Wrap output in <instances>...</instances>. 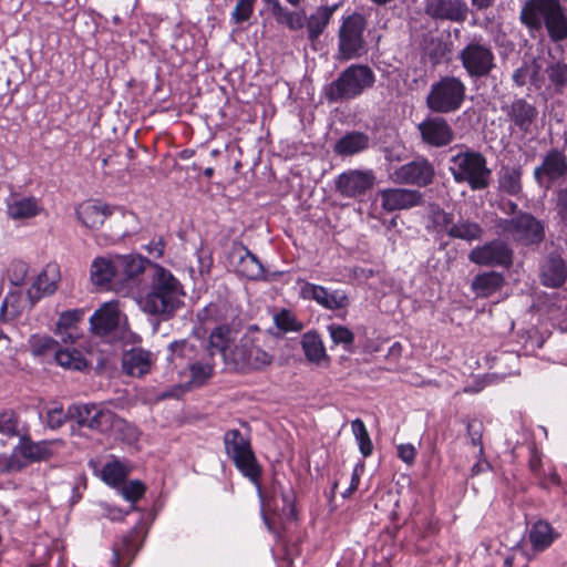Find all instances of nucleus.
I'll use <instances>...</instances> for the list:
<instances>
[{"instance_id": "aec40b11", "label": "nucleus", "mask_w": 567, "mask_h": 567, "mask_svg": "<svg viewBox=\"0 0 567 567\" xmlns=\"http://www.w3.org/2000/svg\"><path fill=\"white\" fill-rule=\"evenodd\" d=\"M567 175V157L558 150H550L540 166L534 169V177L539 185L547 188L559 178Z\"/></svg>"}, {"instance_id": "20e7f679", "label": "nucleus", "mask_w": 567, "mask_h": 567, "mask_svg": "<svg viewBox=\"0 0 567 567\" xmlns=\"http://www.w3.org/2000/svg\"><path fill=\"white\" fill-rule=\"evenodd\" d=\"M240 309L229 300L210 302L197 313L203 323H216L217 326L209 334L210 353L215 350H223L234 341V327L238 324Z\"/></svg>"}, {"instance_id": "a18cd8bd", "label": "nucleus", "mask_w": 567, "mask_h": 567, "mask_svg": "<svg viewBox=\"0 0 567 567\" xmlns=\"http://www.w3.org/2000/svg\"><path fill=\"white\" fill-rule=\"evenodd\" d=\"M274 18L280 24H285L290 30H300L306 25V16L303 11H289L285 7L281 12H277Z\"/></svg>"}, {"instance_id": "338daca9", "label": "nucleus", "mask_w": 567, "mask_h": 567, "mask_svg": "<svg viewBox=\"0 0 567 567\" xmlns=\"http://www.w3.org/2000/svg\"><path fill=\"white\" fill-rule=\"evenodd\" d=\"M480 460L472 466V475H477L488 467V463L480 456Z\"/></svg>"}, {"instance_id": "052dcab7", "label": "nucleus", "mask_w": 567, "mask_h": 567, "mask_svg": "<svg viewBox=\"0 0 567 567\" xmlns=\"http://www.w3.org/2000/svg\"><path fill=\"white\" fill-rule=\"evenodd\" d=\"M164 241L162 238H157V239H153L146 247L145 249L147 250V252L150 254L151 257L153 258H161L163 256V252H164Z\"/></svg>"}, {"instance_id": "7ed1b4c3", "label": "nucleus", "mask_w": 567, "mask_h": 567, "mask_svg": "<svg viewBox=\"0 0 567 567\" xmlns=\"http://www.w3.org/2000/svg\"><path fill=\"white\" fill-rule=\"evenodd\" d=\"M215 353L223 357L226 365L240 372L262 370L270 365L274 359L254 333L244 334L233 347L230 342L223 350H215Z\"/></svg>"}, {"instance_id": "c03bdc74", "label": "nucleus", "mask_w": 567, "mask_h": 567, "mask_svg": "<svg viewBox=\"0 0 567 567\" xmlns=\"http://www.w3.org/2000/svg\"><path fill=\"white\" fill-rule=\"evenodd\" d=\"M352 433L358 442L361 454L367 457L372 453L373 445L368 433V430L361 419H355L351 422Z\"/></svg>"}, {"instance_id": "1a4fd4ad", "label": "nucleus", "mask_w": 567, "mask_h": 567, "mask_svg": "<svg viewBox=\"0 0 567 567\" xmlns=\"http://www.w3.org/2000/svg\"><path fill=\"white\" fill-rule=\"evenodd\" d=\"M224 445L226 454L233 460L238 471L251 482L257 483L260 467L251 449L249 437L239 430L233 429L225 433Z\"/></svg>"}, {"instance_id": "f8f14e48", "label": "nucleus", "mask_w": 567, "mask_h": 567, "mask_svg": "<svg viewBox=\"0 0 567 567\" xmlns=\"http://www.w3.org/2000/svg\"><path fill=\"white\" fill-rule=\"evenodd\" d=\"M70 419L75 420L81 426L91 430L106 432L120 421L110 410L97 404H73L69 406Z\"/></svg>"}, {"instance_id": "423d86ee", "label": "nucleus", "mask_w": 567, "mask_h": 567, "mask_svg": "<svg viewBox=\"0 0 567 567\" xmlns=\"http://www.w3.org/2000/svg\"><path fill=\"white\" fill-rule=\"evenodd\" d=\"M375 76L370 66L351 64L326 87V97L329 102H342L360 96L370 89Z\"/></svg>"}, {"instance_id": "680f3d73", "label": "nucleus", "mask_w": 567, "mask_h": 567, "mask_svg": "<svg viewBox=\"0 0 567 567\" xmlns=\"http://www.w3.org/2000/svg\"><path fill=\"white\" fill-rule=\"evenodd\" d=\"M529 75L528 66H522L515 70L513 73V81L517 86H523L526 84L527 78Z\"/></svg>"}, {"instance_id": "7c9ffc66", "label": "nucleus", "mask_w": 567, "mask_h": 567, "mask_svg": "<svg viewBox=\"0 0 567 567\" xmlns=\"http://www.w3.org/2000/svg\"><path fill=\"white\" fill-rule=\"evenodd\" d=\"M60 278L61 275L59 266L56 264H48L37 277L29 295L39 299L42 296H50L54 293L58 289Z\"/></svg>"}, {"instance_id": "dca6fc26", "label": "nucleus", "mask_w": 567, "mask_h": 567, "mask_svg": "<svg viewBox=\"0 0 567 567\" xmlns=\"http://www.w3.org/2000/svg\"><path fill=\"white\" fill-rule=\"evenodd\" d=\"M228 261L236 272L250 280L265 278V268L259 259L241 243H235L229 252Z\"/></svg>"}, {"instance_id": "bf43d9fd", "label": "nucleus", "mask_w": 567, "mask_h": 567, "mask_svg": "<svg viewBox=\"0 0 567 567\" xmlns=\"http://www.w3.org/2000/svg\"><path fill=\"white\" fill-rule=\"evenodd\" d=\"M529 561V558L525 556L524 551L520 549H517L513 553L511 557H507L505 559V565L507 567H514V565L517 563L518 567H526Z\"/></svg>"}, {"instance_id": "4be33fe9", "label": "nucleus", "mask_w": 567, "mask_h": 567, "mask_svg": "<svg viewBox=\"0 0 567 567\" xmlns=\"http://www.w3.org/2000/svg\"><path fill=\"white\" fill-rule=\"evenodd\" d=\"M375 182L372 171L351 169L339 175L337 190L346 197H357L369 190Z\"/></svg>"}, {"instance_id": "473e14b6", "label": "nucleus", "mask_w": 567, "mask_h": 567, "mask_svg": "<svg viewBox=\"0 0 567 567\" xmlns=\"http://www.w3.org/2000/svg\"><path fill=\"white\" fill-rule=\"evenodd\" d=\"M151 365V353L142 349L132 350L123 358V369L132 377H142L148 373Z\"/></svg>"}, {"instance_id": "a878e982", "label": "nucleus", "mask_w": 567, "mask_h": 567, "mask_svg": "<svg viewBox=\"0 0 567 567\" xmlns=\"http://www.w3.org/2000/svg\"><path fill=\"white\" fill-rule=\"evenodd\" d=\"M425 11L434 19L462 22L467 17V4L464 0H427Z\"/></svg>"}, {"instance_id": "c756f323", "label": "nucleus", "mask_w": 567, "mask_h": 567, "mask_svg": "<svg viewBox=\"0 0 567 567\" xmlns=\"http://www.w3.org/2000/svg\"><path fill=\"white\" fill-rule=\"evenodd\" d=\"M116 275L123 276L126 279H135L143 275L146 276L147 270L154 266L148 259L140 255H123L117 256L115 259Z\"/></svg>"}, {"instance_id": "9b49d317", "label": "nucleus", "mask_w": 567, "mask_h": 567, "mask_svg": "<svg viewBox=\"0 0 567 567\" xmlns=\"http://www.w3.org/2000/svg\"><path fill=\"white\" fill-rule=\"evenodd\" d=\"M458 59L471 79L486 78L496 66L492 48L482 40L470 41L460 51Z\"/></svg>"}, {"instance_id": "de8ad7c7", "label": "nucleus", "mask_w": 567, "mask_h": 567, "mask_svg": "<svg viewBox=\"0 0 567 567\" xmlns=\"http://www.w3.org/2000/svg\"><path fill=\"white\" fill-rule=\"evenodd\" d=\"M30 347L35 355H43L52 351L55 352L58 342L49 336L33 334L30 338Z\"/></svg>"}, {"instance_id": "72a5a7b5", "label": "nucleus", "mask_w": 567, "mask_h": 567, "mask_svg": "<svg viewBox=\"0 0 567 567\" xmlns=\"http://www.w3.org/2000/svg\"><path fill=\"white\" fill-rule=\"evenodd\" d=\"M557 536L551 525L545 520L536 522L528 532V539L535 551L547 549Z\"/></svg>"}, {"instance_id": "58836bf2", "label": "nucleus", "mask_w": 567, "mask_h": 567, "mask_svg": "<svg viewBox=\"0 0 567 567\" xmlns=\"http://www.w3.org/2000/svg\"><path fill=\"white\" fill-rule=\"evenodd\" d=\"M116 275L115 261L97 257L91 265V280L95 286L104 287Z\"/></svg>"}, {"instance_id": "3c124183", "label": "nucleus", "mask_w": 567, "mask_h": 567, "mask_svg": "<svg viewBox=\"0 0 567 567\" xmlns=\"http://www.w3.org/2000/svg\"><path fill=\"white\" fill-rule=\"evenodd\" d=\"M145 485L137 480L130 481L127 483H124L121 487V494L122 496L132 503L137 502L140 498L143 497L145 494Z\"/></svg>"}, {"instance_id": "49530a36", "label": "nucleus", "mask_w": 567, "mask_h": 567, "mask_svg": "<svg viewBox=\"0 0 567 567\" xmlns=\"http://www.w3.org/2000/svg\"><path fill=\"white\" fill-rule=\"evenodd\" d=\"M327 330L334 344H342L348 349L354 341V333L344 326L329 324Z\"/></svg>"}, {"instance_id": "6ab92c4d", "label": "nucleus", "mask_w": 567, "mask_h": 567, "mask_svg": "<svg viewBox=\"0 0 567 567\" xmlns=\"http://www.w3.org/2000/svg\"><path fill=\"white\" fill-rule=\"evenodd\" d=\"M303 299L315 300L318 305L328 310L344 309L349 305L346 291L341 289L329 290L323 286L311 282H303L300 290Z\"/></svg>"}, {"instance_id": "864d4df0", "label": "nucleus", "mask_w": 567, "mask_h": 567, "mask_svg": "<svg viewBox=\"0 0 567 567\" xmlns=\"http://www.w3.org/2000/svg\"><path fill=\"white\" fill-rule=\"evenodd\" d=\"M69 416V411L64 412L61 405H54L47 411V424L55 430L61 427Z\"/></svg>"}, {"instance_id": "69168bd1", "label": "nucleus", "mask_w": 567, "mask_h": 567, "mask_svg": "<svg viewBox=\"0 0 567 567\" xmlns=\"http://www.w3.org/2000/svg\"><path fill=\"white\" fill-rule=\"evenodd\" d=\"M281 498L284 503L282 512L293 515L292 496L289 493H281Z\"/></svg>"}, {"instance_id": "e2e57ef3", "label": "nucleus", "mask_w": 567, "mask_h": 567, "mask_svg": "<svg viewBox=\"0 0 567 567\" xmlns=\"http://www.w3.org/2000/svg\"><path fill=\"white\" fill-rule=\"evenodd\" d=\"M558 208L561 218L567 223V188L558 193Z\"/></svg>"}, {"instance_id": "2eb2a0df", "label": "nucleus", "mask_w": 567, "mask_h": 567, "mask_svg": "<svg viewBox=\"0 0 567 567\" xmlns=\"http://www.w3.org/2000/svg\"><path fill=\"white\" fill-rule=\"evenodd\" d=\"M216 353H210L209 344L205 350V354H200L197 357L187 368L186 372H189V380L185 385L179 384L175 386L169 392H164L161 394L162 399L179 396L186 388L190 386H200L203 385L212 375L214 371L213 357Z\"/></svg>"}, {"instance_id": "4d7b16f0", "label": "nucleus", "mask_w": 567, "mask_h": 567, "mask_svg": "<svg viewBox=\"0 0 567 567\" xmlns=\"http://www.w3.org/2000/svg\"><path fill=\"white\" fill-rule=\"evenodd\" d=\"M433 224L447 234V229L454 225L453 215L443 209L436 208L432 213Z\"/></svg>"}, {"instance_id": "ea45409f", "label": "nucleus", "mask_w": 567, "mask_h": 567, "mask_svg": "<svg viewBox=\"0 0 567 567\" xmlns=\"http://www.w3.org/2000/svg\"><path fill=\"white\" fill-rule=\"evenodd\" d=\"M128 474L130 468L124 462L112 458L103 465L100 477L107 485L117 486L125 481Z\"/></svg>"}, {"instance_id": "bb28decb", "label": "nucleus", "mask_w": 567, "mask_h": 567, "mask_svg": "<svg viewBox=\"0 0 567 567\" xmlns=\"http://www.w3.org/2000/svg\"><path fill=\"white\" fill-rule=\"evenodd\" d=\"M542 282L546 287L558 288L567 280V267L560 255L550 254L540 268Z\"/></svg>"}, {"instance_id": "39448f33", "label": "nucleus", "mask_w": 567, "mask_h": 567, "mask_svg": "<svg viewBox=\"0 0 567 567\" xmlns=\"http://www.w3.org/2000/svg\"><path fill=\"white\" fill-rule=\"evenodd\" d=\"M449 171L457 184L466 183L472 190L486 189L492 179V169L486 157L477 151L466 148L450 158Z\"/></svg>"}, {"instance_id": "a211bd4d", "label": "nucleus", "mask_w": 567, "mask_h": 567, "mask_svg": "<svg viewBox=\"0 0 567 567\" xmlns=\"http://www.w3.org/2000/svg\"><path fill=\"white\" fill-rule=\"evenodd\" d=\"M422 142L432 147H443L454 140V131L442 116H427L417 125Z\"/></svg>"}, {"instance_id": "c9c22d12", "label": "nucleus", "mask_w": 567, "mask_h": 567, "mask_svg": "<svg viewBox=\"0 0 567 567\" xmlns=\"http://www.w3.org/2000/svg\"><path fill=\"white\" fill-rule=\"evenodd\" d=\"M369 145V136L361 132H352L341 137L334 146L336 152L349 156L364 151Z\"/></svg>"}, {"instance_id": "13d9d810", "label": "nucleus", "mask_w": 567, "mask_h": 567, "mask_svg": "<svg viewBox=\"0 0 567 567\" xmlns=\"http://www.w3.org/2000/svg\"><path fill=\"white\" fill-rule=\"evenodd\" d=\"M416 451L412 444H401L398 446V456L405 463L412 464L415 460Z\"/></svg>"}, {"instance_id": "774afa93", "label": "nucleus", "mask_w": 567, "mask_h": 567, "mask_svg": "<svg viewBox=\"0 0 567 567\" xmlns=\"http://www.w3.org/2000/svg\"><path fill=\"white\" fill-rule=\"evenodd\" d=\"M106 516L111 519V520H122L125 516V513H123L121 509L118 508H109L107 509V514Z\"/></svg>"}, {"instance_id": "ddd939ff", "label": "nucleus", "mask_w": 567, "mask_h": 567, "mask_svg": "<svg viewBox=\"0 0 567 567\" xmlns=\"http://www.w3.org/2000/svg\"><path fill=\"white\" fill-rule=\"evenodd\" d=\"M501 110L509 123V128L523 134L530 133L538 118L537 107L525 97H515L508 103H503Z\"/></svg>"}, {"instance_id": "c85d7f7f", "label": "nucleus", "mask_w": 567, "mask_h": 567, "mask_svg": "<svg viewBox=\"0 0 567 567\" xmlns=\"http://www.w3.org/2000/svg\"><path fill=\"white\" fill-rule=\"evenodd\" d=\"M112 214L110 207L97 200H86L76 208L79 220L87 228H99Z\"/></svg>"}, {"instance_id": "4468645a", "label": "nucleus", "mask_w": 567, "mask_h": 567, "mask_svg": "<svg viewBox=\"0 0 567 567\" xmlns=\"http://www.w3.org/2000/svg\"><path fill=\"white\" fill-rule=\"evenodd\" d=\"M92 331L101 337L121 334L126 327V316L116 301L105 302L90 318Z\"/></svg>"}, {"instance_id": "09e8293b", "label": "nucleus", "mask_w": 567, "mask_h": 567, "mask_svg": "<svg viewBox=\"0 0 567 567\" xmlns=\"http://www.w3.org/2000/svg\"><path fill=\"white\" fill-rule=\"evenodd\" d=\"M0 434L9 437L20 434L19 419L13 411L8 410L0 413Z\"/></svg>"}, {"instance_id": "f3484780", "label": "nucleus", "mask_w": 567, "mask_h": 567, "mask_svg": "<svg viewBox=\"0 0 567 567\" xmlns=\"http://www.w3.org/2000/svg\"><path fill=\"white\" fill-rule=\"evenodd\" d=\"M468 259L482 266H509L513 259V251L508 245L499 239L492 240L474 248Z\"/></svg>"}, {"instance_id": "0eeeda50", "label": "nucleus", "mask_w": 567, "mask_h": 567, "mask_svg": "<svg viewBox=\"0 0 567 567\" xmlns=\"http://www.w3.org/2000/svg\"><path fill=\"white\" fill-rule=\"evenodd\" d=\"M465 97V83L455 75H444L431 85L425 103L433 113L450 114L462 107Z\"/></svg>"}, {"instance_id": "393cba45", "label": "nucleus", "mask_w": 567, "mask_h": 567, "mask_svg": "<svg viewBox=\"0 0 567 567\" xmlns=\"http://www.w3.org/2000/svg\"><path fill=\"white\" fill-rule=\"evenodd\" d=\"M43 212L41 200L34 196L12 195L7 199V215L16 221L34 218Z\"/></svg>"}, {"instance_id": "2f4dec72", "label": "nucleus", "mask_w": 567, "mask_h": 567, "mask_svg": "<svg viewBox=\"0 0 567 567\" xmlns=\"http://www.w3.org/2000/svg\"><path fill=\"white\" fill-rule=\"evenodd\" d=\"M336 9L337 6H320L306 20L308 39L310 41L317 40L322 34L329 24Z\"/></svg>"}, {"instance_id": "79ce46f5", "label": "nucleus", "mask_w": 567, "mask_h": 567, "mask_svg": "<svg viewBox=\"0 0 567 567\" xmlns=\"http://www.w3.org/2000/svg\"><path fill=\"white\" fill-rule=\"evenodd\" d=\"M522 168L520 167H502L498 173V183L501 190L509 194L517 195L522 190Z\"/></svg>"}, {"instance_id": "6e6d98bb", "label": "nucleus", "mask_w": 567, "mask_h": 567, "mask_svg": "<svg viewBox=\"0 0 567 567\" xmlns=\"http://www.w3.org/2000/svg\"><path fill=\"white\" fill-rule=\"evenodd\" d=\"M548 78L550 82L557 86H564L567 83V64L557 62L551 64L548 70Z\"/></svg>"}, {"instance_id": "a19ab883", "label": "nucleus", "mask_w": 567, "mask_h": 567, "mask_svg": "<svg viewBox=\"0 0 567 567\" xmlns=\"http://www.w3.org/2000/svg\"><path fill=\"white\" fill-rule=\"evenodd\" d=\"M447 235L451 238L472 241L480 239L483 236V229L477 223L467 219H460L447 229Z\"/></svg>"}, {"instance_id": "37998d69", "label": "nucleus", "mask_w": 567, "mask_h": 567, "mask_svg": "<svg viewBox=\"0 0 567 567\" xmlns=\"http://www.w3.org/2000/svg\"><path fill=\"white\" fill-rule=\"evenodd\" d=\"M55 360L59 365L78 371L83 370L87 364L81 351L70 348L56 350Z\"/></svg>"}, {"instance_id": "f704fd0d", "label": "nucleus", "mask_w": 567, "mask_h": 567, "mask_svg": "<svg viewBox=\"0 0 567 567\" xmlns=\"http://www.w3.org/2000/svg\"><path fill=\"white\" fill-rule=\"evenodd\" d=\"M301 346L308 361L321 364L329 361L323 341L317 332L309 331L302 336Z\"/></svg>"}, {"instance_id": "5701e85b", "label": "nucleus", "mask_w": 567, "mask_h": 567, "mask_svg": "<svg viewBox=\"0 0 567 567\" xmlns=\"http://www.w3.org/2000/svg\"><path fill=\"white\" fill-rule=\"evenodd\" d=\"M433 166L425 159L413 161L396 168L392 178L396 183L426 186L432 183Z\"/></svg>"}, {"instance_id": "8fccbe9b", "label": "nucleus", "mask_w": 567, "mask_h": 567, "mask_svg": "<svg viewBox=\"0 0 567 567\" xmlns=\"http://www.w3.org/2000/svg\"><path fill=\"white\" fill-rule=\"evenodd\" d=\"M256 1L257 0H237L231 12V20L237 24L248 21L254 13Z\"/></svg>"}, {"instance_id": "9d476101", "label": "nucleus", "mask_w": 567, "mask_h": 567, "mask_svg": "<svg viewBox=\"0 0 567 567\" xmlns=\"http://www.w3.org/2000/svg\"><path fill=\"white\" fill-rule=\"evenodd\" d=\"M365 28L367 21L359 13L343 18L338 34L341 59L352 60L367 53Z\"/></svg>"}, {"instance_id": "412c9836", "label": "nucleus", "mask_w": 567, "mask_h": 567, "mask_svg": "<svg viewBox=\"0 0 567 567\" xmlns=\"http://www.w3.org/2000/svg\"><path fill=\"white\" fill-rule=\"evenodd\" d=\"M203 342L189 340L174 341L168 346L167 360L179 375L186 374V368L200 354H205Z\"/></svg>"}, {"instance_id": "f257e3e1", "label": "nucleus", "mask_w": 567, "mask_h": 567, "mask_svg": "<svg viewBox=\"0 0 567 567\" xmlns=\"http://www.w3.org/2000/svg\"><path fill=\"white\" fill-rule=\"evenodd\" d=\"M130 295L144 313L168 319L182 306L184 289L168 269L154 265Z\"/></svg>"}, {"instance_id": "0e129e2a", "label": "nucleus", "mask_w": 567, "mask_h": 567, "mask_svg": "<svg viewBox=\"0 0 567 567\" xmlns=\"http://www.w3.org/2000/svg\"><path fill=\"white\" fill-rule=\"evenodd\" d=\"M447 52H449V50L446 48V44L439 41L435 44V49L430 51V56L434 60V62H439L440 60L445 58Z\"/></svg>"}, {"instance_id": "f03ea898", "label": "nucleus", "mask_w": 567, "mask_h": 567, "mask_svg": "<svg viewBox=\"0 0 567 567\" xmlns=\"http://www.w3.org/2000/svg\"><path fill=\"white\" fill-rule=\"evenodd\" d=\"M519 21L532 35L545 29L551 42L567 40V8L560 0H526Z\"/></svg>"}, {"instance_id": "b1692460", "label": "nucleus", "mask_w": 567, "mask_h": 567, "mask_svg": "<svg viewBox=\"0 0 567 567\" xmlns=\"http://www.w3.org/2000/svg\"><path fill=\"white\" fill-rule=\"evenodd\" d=\"M381 206L386 212L402 210L421 204L422 195L419 190L406 188H388L379 192Z\"/></svg>"}, {"instance_id": "5fc2aeb1", "label": "nucleus", "mask_w": 567, "mask_h": 567, "mask_svg": "<svg viewBox=\"0 0 567 567\" xmlns=\"http://www.w3.org/2000/svg\"><path fill=\"white\" fill-rule=\"evenodd\" d=\"M467 434L471 439V443L478 447V455L483 456L484 447L482 443L483 436V424L477 420H472L467 423Z\"/></svg>"}, {"instance_id": "cd10ccee", "label": "nucleus", "mask_w": 567, "mask_h": 567, "mask_svg": "<svg viewBox=\"0 0 567 567\" xmlns=\"http://www.w3.org/2000/svg\"><path fill=\"white\" fill-rule=\"evenodd\" d=\"M83 309H71L63 311L56 322L55 333L63 342L74 343L82 336L79 323L83 320Z\"/></svg>"}, {"instance_id": "4c0bfd02", "label": "nucleus", "mask_w": 567, "mask_h": 567, "mask_svg": "<svg viewBox=\"0 0 567 567\" xmlns=\"http://www.w3.org/2000/svg\"><path fill=\"white\" fill-rule=\"evenodd\" d=\"M504 284V278L495 271L477 275L472 281V289L480 297H488L497 291Z\"/></svg>"}, {"instance_id": "6e6552de", "label": "nucleus", "mask_w": 567, "mask_h": 567, "mask_svg": "<svg viewBox=\"0 0 567 567\" xmlns=\"http://www.w3.org/2000/svg\"><path fill=\"white\" fill-rule=\"evenodd\" d=\"M495 227L499 235L523 246L539 244L545 236L543 224L529 213L519 212L511 218H499Z\"/></svg>"}, {"instance_id": "603ef678", "label": "nucleus", "mask_w": 567, "mask_h": 567, "mask_svg": "<svg viewBox=\"0 0 567 567\" xmlns=\"http://www.w3.org/2000/svg\"><path fill=\"white\" fill-rule=\"evenodd\" d=\"M276 326L282 331H298L301 324L298 323L295 316L287 310H282L275 316Z\"/></svg>"}, {"instance_id": "e433bc0d", "label": "nucleus", "mask_w": 567, "mask_h": 567, "mask_svg": "<svg viewBox=\"0 0 567 567\" xmlns=\"http://www.w3.org/2000/svg\"><path fill=\"white\" fill-rule=\"evenodd\" d=\"M18 451L29 462L44 461L52 455L50 443L45 441L32 442L25 437L20 440Z\"/></svg>"}]
</instances>
